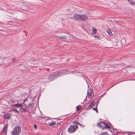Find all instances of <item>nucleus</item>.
<instances>
[{
    "label": "nucleus",
    "instance_id": "obj_4",
    "mask_svg": "<svg viewBox=\"0 0 135 135\" xmlns=\"http://www.w3.org/2000/svg\"><path fill=\"white\" fill-rule=\"evenodd\" d=\"M78 128V126L75 124L74 126H71L68 128V132L70 133L74 132Z\"/></svg>",
    "mask_w": 135,
    "mask_h": 135
},
{
    "label": "nucleus",
    "instance_id": "obj_14",
    "mask_svg": "<svg viewBox=\"0 0 135 135\" xmlns=\"http://www.w3.org/2000/svg\"><path fill=\"white\" fill-rule=\"evenodd\" d=\"M129 2L131 4H134V3L133 2L132 0H128Z\"/></svg>",
    "mask_w": 135,
    "mask_h": 135
},
{
    "label": "nucleus",
    "instance_id": "obj_24",
    "mask_svg": "<svg viewBox=\"0 0 135 135\" xmlns=\"http://www.w3.org/2000/svg\"><path fill=\"white\" fill-rule=\"evenodd\" d=\"M15 102V101L13 100L12 101V102L13 103H14Z\"/></svg>",
    "mask_w": 135,
    "mask_h": 135
},
{
    "label": "nucleus",
    "instance_id": "obj_26",
    "mask_svg": "<svg viewBox=\"0 0 135 135\" xmlns=\"http://www.w3.org/2000/svg\"><path fill=\"white\" fill-rule=\"evenodd\" d=\"M40 117V118H43L42 117Z\"/></svg>",
    "mask_w": 135,
    "mask_h": 135
},
{
    "label": "nucleus",
    "instance_id": "obj_23",
    "mask_svg": "<svg viewBox=\"0 0 135 135\" xmlns=\"http://www.w3.org/2000/svg\"><path fill=\"white\" fill-rule=\"evenodd\" d=\"M15 58H13L12 60V61H14L15 60Z\"/></svg>",
    "mask_w": 135,
    "mask_h": 135
},
{
    "label": "nucleus",
    "instance_id": "obj_18",
    "mask_svg": "<svg viewBox=\"0 0 135 135\" xmlns=\"http://www.w3.org/2000/svg\"><path fill=\"white\" fill-rule=\"evenodd\" d=\"M12 111L14 112H16L17 113H18L19 112L18 111H17V109L15 108L12 109Z\"/></svg>",
    "mask_w": 135,
    "mask_h": 135
},
{
    "label": "nucleus",
    "instance_id": "obj_20",
    "mask_svg": "<svg viewBox=\"0 0 135 135\" xmlns=\"http://www.w3.org/2000/svg\"><path fill=\"white\" fill-rule=\"evenodd\" d=\"M107 32L108 34H109V35H110L111 34H112V32L111 31H107Z\"/></svg>",
    "mask_w": 135,
    "mask_h": 135
},
{
    "label": "nucleus",
    "instance_id": "obj_19",
    "mask_svg": "<svg viewBox=\"0 0 135 135\" xmlns=\"http://www.w3.org/2000/svg\"><path fill=\"white\" fill-rule=\"evenodd\" d=\"M101 135H108L107 132H104L102 133Z\"/></svg>",
    "mask_w": 135,
    "mask_h": 135
},
{
    "label": "nucleus",
    "instance_id": "obj_12",
    "mask_svg": "<svg viewBox=\"0 0 135 135\" xmlns=\"http://www.w3.org/2000/svg\"><path fill=\"white\" fill-rule=\"evenodd\" d=\"M20 111L22 112H26V109L23 108L21 107L20 109Z\"/></svg>",
    "mask_w": 135,
    "mask_h": 135
},
{
    "label": "nucleus",
    "instance_id": "obj_22",
    "mask_svg": "<svg viewBox=\"0 0 135 135\" xmlns=\"http://www.w3.org/2000/svg\"><path fill=\"white\" fill-rule=\"evenodd\" d=\"M34 128H35V129H36V128L37 127V126L35 124L34 125Z\"/></svg>",
    "mask_w": 135,
    "mask_h": 135
},
{
    "label": "nucleus",
    "instance_id": "obj_21",
    "mask_svg": "<svg viewBox=\"0 0 135 135\" xmlns=\"http://www.w3.org/2000/svg\"><path fill=\"white\" fill-rule=\"evenodd\" d=\"M93 109L94 110H95L96 111L97 113H98V111L97 109V108H93Z\"/></svg>",
    "mask_w": 135,
    "mask_h": 135
},
{
    "label": "nucleus",
    "instance_id": "obj_10",
    "mask_svg": "<svg viewBox=\"0 0 135 135\" xmlns=\"http://www.w3.org/2000/svg\"><path fill=\"white\" fill-rule=\"evenodd\" d=\"M6 127H4L2 131V134L3 135H6Z\"/></svg>",
    "mask_w": 135,
    "mask_h": 135
},
{
    "label": "nucleus",
    "instance_id": "obj_13",
    "mask_svg": "<svg viewBox=\"0 0 135 135\" xmlns=\"http://www.w3.org/2000/svg\"><path fill=\"white\" fill-rule=\"evenodd\" d=\"M97 31L96 28H94L92 32L93 34H95L96 33Z\"/></svg>",
    "mask_w": 135,
    "mask_h": 135
},
{
    "label": "nucleus",
    "instance_id": "obj_3",
    "mask_svg": "<svg viewBox=\"0 0 135 135\" xmlns=\"http://www.w3.org/2000/svg\"><path fill=\"white\" fill-rule=\"evenodd\" d=\"M97 125V126L98 127H102L105 128H110V127L109 126L104 122H101L98 123Z\"/></svg>",
    "mask_w": 135,
    "mask_h": 135
},
{
    "label": "nucleus",
    "instance_id": "obj_8",
    "mask_svg": "<svg viewBox=\"0 0 135 135\" xmlns=\"http://www.w3.org/2000/svg\"><path fill=\"white\" fill-rule=\"evenodd\" d=\"M13 107H22L23 106V105L22 104H15L14 105H13Z\"/></svg>",
    "mask_w": 135,
    "mask_h": 135
},
{
    "label": "nucleus",
    "instance_id": "obj_15",
    "mask_svg": "<svg viewBox=\"0 0 135 135\" xmlns=\"http://www.w3.org/2000/svg\"><path fill=\"white\" fill-rule=\"evenodd\" d=\"M134 133L131 132H129L128 133V135H134Z\"/></svg>",
    "mask_w": 135,
    "mask_h": 135
},
{
    "label": "nucleus",
    "instance_id": "obj_17",
    "mask_svg": "<svg viewBox=\"0 0 135 135\" xmlns=\"http://www.w3.org/2000/svg\"><path fill=\"white\" fill-rule=\"evenodd\" d=\"M55 123V122H53L50 123L49 124L50 126H51L54 124Z\"/></svg>",
    "mask_w": 135,
    "mask_h": 135
},
{
    "label": "nucleus",
    "instance_id": "obj_5",
    "mask_svg": "<svg viewBox=\"0 0 135 135\" xmlns=\"http://www.w3.org/2000/svg\"><path fill=\"white\" fill-rule=\"evenodd\" d=\"M61 36H56L62 40H66L67 38V36L69 35V34L66 32H62Z\"/></svg>",
    "mask_w": 135,
    "mask_h": 135
},
{
    "label": "nucleus",
    "instance_id": "obj_7",
    "mask_svg": "<svg viewBox=\"0 0 135 135\" xmlns=\"http://www.w3.org/2000/svg\"><path fill=\"white\" fill-rule=\"evenodd\" d=\"M11 114L9 113H8L4 115L3 118L4 119H9L11 117Z\"/></svg>",
    "mask_w": 135,
    "mask_h": 135
},
{
    "label": "nucleus",
    "instance_id": "obj_11",
    "mask_svg": "<svg viewBox=\"0 0 135 135\" xmlns=\"http://www.w3.org/2000/svg\"><path fill=\"white\" fill-rule=\"evenodd\" d=\"M95 102H92L88 106L89 107H93L95 105Z\"/></svg>",
    "mask_w": 135,
    "mask_h": 135
},
{
    "label": "nucleus",
    "instance_id": "obj_2",
    "mask_svg": "<svg viewBox=\"0 0 135 135\" xmlns=\"http://www.w3.org/2000/svg\"><path fill=\"white\" fill-rule=\"evenodd\" d=\"M21 131V127L19 126H17L14 128V130L12 132L11 134L12 135H18L20 133Z\"/></svg>",
    "mask_w": 135,
    "mask_h": 135
},
{
    "label": "nucleus",
    "instance_id": "obj_6",
    "mask_svg": "<svg viewBox=\"0 0 135 135\" xmlns=\"http://www.w3.org/2000/svg\"><path fill=\"white\" fill-rule=\"evenodd\" d=\"M80 16V19L81 20L86 21L88 19L87 16L85 15H81Z\"/></svg>",
    "mask_w": 135,
    "mask_h": 135
},
{
    "label": "nucleus",
    "instance_id": "obj_9",
    "mask_svg": "<svg viewBox=\"0 0 135 135\" xmlns=\"http://www.w3.org/2000/svg\"><path fill=\"white\" fill-rule=\"evenodd\" d=\"M81 15L78 14H75L74 15V17L76 19H80V17Z\"/></svg>",
    "mask_w": 135,
    "mask_h": 135
},
{
    "label": "nucleus",
    "instance_id": "obj_1",
    "mask_svg": "<svg viewBox=\"0 0 135 135\" xmlns=\"http://www.w3.org/2000/svg\"><path fill=\"white\" fill-rule=\"evenodd\" d=\"M66 72V70H64L62 71H60L58 72L56 74L54 75H50L48 77V79L50 80H51L53 79L55 77H57V76L60 75H61L65 73Z\"/></svg>",
    "mask_w": 135,
    "mask_h": 135
},
{
    "label": "nucleus",
    "instance_id": "obj_16",
    "mask_svg": "<svg viewBox=\"0 0 135 135\" xmlns=\"http://www.w3.org/2000/svg\"><path fill=\"white\" fill-rule=\"evenodd\" d=\"M77 109L79 110L81 108V106H77L76 107Z\"/></svg>",
    "mask_w": 135,
    "mask_h": 135
},
{
    "label": "nucleus",
    "instance_id": "obj_25",
    "mask_svg": "<svg viewBox=\"0 0 135 135\" xmlns=\"http://www.w3.org/2000/svg\"><path fill=\"white\" fill-rule=\"evenodd\" d=\"M112 68H113V69H114V68L112 67Z\"/></svg>",
    "mask_w": 135,
    "mask_h": 135
}]
</instances>
